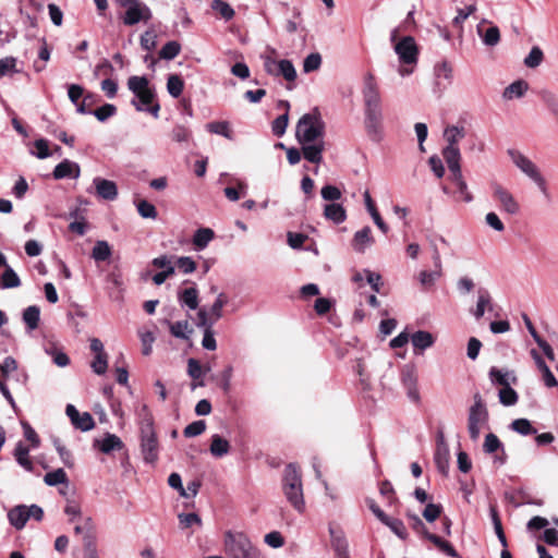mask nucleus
<instances>
[{"label": "nucleus", "mask_w": 558, "mask_h": 558, "mask_svg": "<svg viewBox=\"0 0 558 558\" xmlns=\"http://www.w3.org/2000/svg\"><path fill=\"white\" fill-rule=\"evenodd\" d=\"M181 51V45L171 40L168 41L159 51V57L163 60H173Z\"/></svg>", "instance_id": "48"}, {"label": "nucleus", "mask_w": 558, "mask_h": 558, "mask_svg": "<svg viewBox=\"0 0 558 558\" xmlns=\"http://www.w3.org/2000/svg\"><path fill=\"white\" fill-rule=\"evenodd\" d=\"M208 132L221 135L228 140H232V131L230 124L227 121H215L206 125Z\"/></svg>", "instance_id": "39"}, {"label": "nucleus", "mask_w": 558, "mask_h": 558, "mask_svg": "<svg viewBox=\"0 0 558 558\" xmlns=\"http://www.w3.org/2000/svg\"><path fill=\"white\" fill-rule=\"evenodd\" d=\"M483 448L486 453H493L502 448V444L495 434L490 433L486 435Z\"/></svg>", "instance_id": "61"}, {"label": "nucleus", "mask_w": 558, "mask_h": 558, "mask_svg": "<svg viewBox=\"0 0 558 558\" xmlns=\"http://www.w3.org/2000/svg\"><path fill=\"white\" fill-rule=\"evenodd\" d=\"M473 404L469 409L468 430L471 439L477 440L482 427L488 422L489 414L486 404L478 392L473 396Z\"/></svg>", "instance_id": "7"}, {"label": "nucleus", "mask_w": 558, "mask_h": 558, "mask_svg": "<svg viewBox=\"0 0 558 558\" xmlns=\"http://www.w3.org/2000/svg\"><path fill=\"white\" fill-rule=\"evenodd\" d=\"M324 217L333 223L339 225L347 219V211L341 204L330 203L324 207Z\"/></svg>", "instance_id": "26"}, {"label": "nucleus", "mask_w": 558, "mask_h": 558, "mask_svg": "<svg viewBox=\"0 0 558 558\" xmlns=\"http://www.w3.org/2000/svg\"><path fill=\"white\" fill-rule=\"evenodd\" d=\"M136 208H137V211L140 214L141 217L143 218H146V219H156L157 218V209L156 207L145 201V199H141L136 203Z\"/></svg>", "instance_id": "52"}, {"label": "nucleus", "mask_w": 558, "mask_h": 558, "mask_svg": "<svg viewBox=\"0 0 558 558\" xmlns=\"http://www.w3.org/2000/svg\"><path fill=\"white\" fill-rule=\"evenodd\" d=\"M488 375L492 384L499 385L501 388L509 387L511 384L517 383V376L512 371H502L493 366Z\"/></svg>", "instance_id": "22"}, {"label": "nucleus", "mask_w": 558, "mask_h": 558, "mask_svg": "<svg viewBox=\"0 0 558 558\" xmlns=\"http://www.w3.org/2000/svg\"><path fill=\"white\" fill-rule=\"evenodd\" d=\"M136 415L138 418L141 432H146V429L154 430V418L147 404H140L136 410Z\"/></svg>", "instance_id": "32"}, {"label": "nucleus", "mask_w": 558, "mask_h": 558, "mask_svg": "<svg viewBox=\"0 0 558 558\" xmlns=\"http://www.w3.org/2000/svg\"><path fill=\"white\" fill-rule=\"evenodd\" d=\"M141 450L146 463H155L159 454V444L154 430L141 432Z\"/></svg>", "instance_id": "10"}, {"label": "nucleus", "mask_w": 558, "mask_h": 558, "mask_svg": "<svg viewBox=\"0 0 558 558\" xmlns=\"http://www.w3.org/2000/svg\"><path fill=\"white\" fill-rule=\"evenodd\" d=\"M401 383L407 389L408 397L413 402L420 401V392L417 389V377L413 365H404L400 374Z\"/></svg>", "instance_id": "14"}, {"label": "nucleus", "mask_w": 558, "mask_h": 558, "mask_svg": "<svg viewBox=\"0 0 558 558\" xmlns=\"http://www.w3.org/2000/svg\"><path fill=\"white\" fill-rule=\"evenodd\" d=\"M322 197L325 201L336 202L342 196L341 191L335 185H325L320 191Z\"/></svg>", "instance_id": "64"}, {"label": "nucleus", "mask_w": 558, "mask_h": 558, "mask_svg": "<svg viewBox=\"0 0 558 558\" xmlns=\"http://www.w3.org/2000/svg\"><path fill=\"white\" fill-rule=\"evenodd\" d=\"M529 85L526 82L519 80L513 83H511L506 89L504 90L502 97L505 99H513V98H520L522 97L525 92L527 90Z\"/></svg>", "instance_id": "35"}, {"label": "nucleus", "mask_w": 558, "mask_h": 558, "mask_svg": "<svg viewBox=\"0 0 558 558\" xmlns=\"http://www.w3.org/2000/svg\"><path fill=\"white\" fill-rule=\"evenodd\" d=\"M112 250L107 241L99 240L92 250V258L95 262H105L110 258Z\"/></svg>", "instance_id": "34"}, {"label": "nucleus", "mask_w": 558, "mask_h": 558, "mask_svg": "<svg viewBox=\"0 0 558 558\" xmlns=\"http://www.w3.org/2000/svg\"><path fill=\"white\" fill-rule=\"evenodd\" d=\"M205 429H206L205 421L199 420V421H195V422L189 424L184 428L183 434L185 437L191 438V437H196V436L203 434L205 432Z\"/></svg>", "instance_id": "58"}, {"label": "nucleus", "mask_w": 558, "mask_h": 558, "mask_svg": "<svg viewBox=\"0 0 558 558\" xmlns=\"http://www.w3.org/2000/svg\"><path fill=\"white\" fill-rule=\"evenodd\" d=\"M170 332L175 338L187 339L189 333L191 332V330H189V323L186 320H181L171 324Z\"/></svg>", "instance_id": "56"}, {"label": "nucleus", "mask_w": 558, "mask_h": 558, "mask_svg": "<svg viewBox=\"0 0 558 558\" xmlns=\"http://www.w3.org/2000/svg\"><path fill=\"white\" fill-rule=\"evenodd\" d=\"M433 263H434V269L433 270H422L418 274V280L420 283L424 288H429L435 284V282L442 277V263L440 258L439 251L435 247L433 251Z\"/></svg>", "instance_id": "13"}, {"label": "nucleus", "mask_w": 558, "mask_h": 558, "mask_svg": "<svg viewBox=\"0 0 558 558\" xmlns=\"http://www.w3.org/2000/svg\"><path fill=\"white\" fill-rule=\"evenodd\" d=\"M21 286V280L17 274L10 266L5 267L1 276V287L3 289H12Z\"/></svg>", "instance_id": "41"}, {"label": "nucleus", "mask_w": 558, "mask_h": 558, "mask_svg": "<svg viewBox=\"0 0 558 558\" xmlns=\"http://www.w3.org/2000/svg\"><path fill=\"white\" fill-rule=\"evenodd\" d=\"M44 482L48 486H56L59 484L68 483V476L63 469H57L54 471L46 473Z\"/></svg>", "instance_id": "46"}, {"label": "nucleus", "mask_w": 558, "mask_h": 558, "mask_svg": "<svg viewBox=\"0 0 558 558\" xmlns=\"http://www.w3.org/2000/svg\"><path fill=\"white\" fill-rule=\"evenodd\" d=\"M117 108L114 105L106 104L92 112L98 121L104 122L110 117L114 116Z\"/></svg>", "instance_id": "59"}, {"label": "nucleus", "mask_w": 558, "mask_h": 558, "mask_svg": "<svg viewBox=\"0 0 558 558\" xmlns=\"http://www.w3.org/2000/svg\"><path fill=\"white\" fill-rule=\"evenodd\" d=\"M543 58H544V53H543L542 49L539 47L535 46L531 49L529 54L525 57L524 65L530 69L537 68L542 63Z\"/></svg>", "instance_id": "53"}, {"label": "nucleus", "mask_w": 558, "mask_h": 558, "mask_svg": "<svg viewBox=\"0 0 558 558\" xmlns=\"http://www.w3.org/2000/svg\"><path fill=\"white\" fill-rule=\"evenodd\" d=\"M278 65L279 68L276 76L282 75L289 82L296 78V71L291 61L280 60Z\"/></svg>", "instance_id": "50"}, {"label": "nucleus", "mask_w": 558, "mask_h": 558, "mask_svg": "<svg viewBox=\"0 0 558 558\" xmlns=\"http://www.w3.org/2000/svg\"><path fill=\"white\" fill-rule=\"evenodd\" d=\"M211 9L226 22L231 21L234 15V9L223 0H213Z\"/></svg>", "instance_id": "38"}, {"label": "nucleus", "mask_w": 558, "mask_h": 558, "mask_svg": "<svg viewBox=\"0 0 558 558\" xmlns=\"http://www.w3.org/2000/svg\"><path fill=\"white\" fill-rule=\"evenodd\" d=\"M492 197L501 213L515 216L520 213V204L513 194L500 183L494 182L490 185Z\"/></svg>", "instance_id": "8"}, {"label": "nucleus", "mask_w": 558, "mask_h": 558, "mask_svg": "<svg viewBox=\"0 0 558 558\" xmlns=\"http://www.w3.org/2000/svg\"><path fill=\"white\" fill-rule=\"evenodd\" d=\"M465 136V130L463 126L450 125L444 131V137L447 142V146L458 147V143Z\"/></svg>", "instance_id": "36"}, {"label": "nucleus", "mask_w": 558, "mask_h": 558, "mask_svg": "<svg viewBox=\"0 0 558 558\" xmlns=\"http://www.w3.org/2000/svg\"><path fill=\"white\" fill-rule=\"evenodd\" d=\"M177 267L183 274H192L196 270V263L190 256H181L177 258Z\"/></svg>", "instance_id": "63"}, {"label": "nucleus", "mask_w": 558, "mask_h": 558, "mask_svg": "<svg viewBox=\"0 0 558 558\" xmlns=\"http://www.w3.org/2000/svg\"><path fill=\"white\" fill-rule=\"evenodd\" d=\"M90 366L97 375L105 374L108 368L107 353L95 355L94 361L92 362Z\"/></svg>", "instance_id": "62"}, {"label": "nucleus", "mask_w": 558, "mask_h": 558, "mask_svg": "<svg viewBox=\"0 0 558 558\" xmlns=\"http://www.w3.org/2000/svg\"><path fill=\"white\" fill-rule=\"evenodd\" d=\"M129 89L138 98V101L133 100L137 111H148L155 118L158 117L160 106L156 102L153 105L155 98V90L150 87L149 81L145 76H130L128 80Z\"/></svg>", "instance_id": "5"}, {"label": "nucleus", "mask_w": 558, "mask_h": 558, "mask_svg": "<svg viewBox=\"0 0 558 558\" xmlns=\"http://www.w3.org/2000/svg\"><path fill=\"white\" fill-rule=\"evenodd\" d=\"M482 39L486 46H496L500 40L499 28L497 26H490L486 29L485 34L482 36Z\"/></svg>", "instance_id": "60"}, {"label": "nucleus", "mask_w": 558, "mask_h": 558, "mask_svg": "<svg viewBox=\"0 0 558 558\" xmlns=\"http://www.w3.org/2000/svg\"><path fill=\"white\" fill-rule=\"evenodd\" d=\"M183 88H184V82L179 75H177V74L169 75L168 81H167V90L172 97H174V98L180 97L183 92Z\"/></svg>", "instance_id": "44"}, {"label": "nucleus", "mask_w": 558, "mask_h": 558, "mask_svg": "<svg viewBox=\"0 0 558 558\" xmlns=\"http://www.w3.org/2000/svg\"><path fill=\"white\" fill-rule=\"evenodd\" d=\"M442 156H444V159L448 166V169H449L451 175L461 172V167H460L461 154H460L459 147L446 146L442 149Z\"/></svg>", "instance_id": "24"}, {"label": "nucleus", "mask_w": 558, "mask_h": 558, "mask_svg": "<svg viewBox=\"0 0 558 558\" xmlns=\"http://www.w3.org/2000/svg\"><path fill=\"white\" fill-rule=\"evenodd\" d=\"M383 523L387 525L399 538L405 539L408 537L407 527L401 520L388 517V520H384Z\"/></svg>", "instance_id": "47"}, {"label": "nucleus", "mask_w": 558, "mask_h": 558, "mask_svg": "<svg viewBox=\"0 0 558 558\" xmlns=\"http://www.w3.org/2000/svg\"><path fill=\"white\" fill-rule=\"evenodd\" d=\"M493 310L492 296L488 290L480 288L477 290V302L476 307L471 313L476 320L481 319L486 311Z\"/></svg>", "instance_id": "23"}, {"label": "nucleus", "mask_w": 558, "mask_h": 558, "mask_svg": "<svg viewBox=\"0 0 558 558\" xmlns=\"http://www.w3.org/2000/svg\"><path fill=\"white\" fill-rule=\"evenodd\" d=\"M325 122L317 108L303 114L295 126V138L301 146L304 159L319 165L325 150Z\"/></svg>", "instance_id": "1"}, {"label": "nucleus", "mask_w": 558, "mask_h": 558, "mask_svg": "<svg viewBox=\"0 0 558 558\" xmlns=\"http://www.w3.org/2000/svg\"><path fill=\"white\" fill-rule=\"evenodd\" d=\"M228 303V296L223 292L218 293L214 304L210 307V311L208 313V317L210 320H213V324H215L217 320H219L222 317V308Z\"/></svg>", "instance_id": "37"}, {"label": "nucleus", "mask_w": 558, "mask_h": 558, "mask_svg": "<svg viewBox=\"0 0 558 558\" xmlns=\"http://www.w3.org/2000/svg\"><path fill=\"white\" fill-rule=\"evenodd\" d=\"M80 174V165L69 159H64L60 163H58L52 172V175L56 180H62L65 178L77 179Z\"/></svg>", "instance_id": "18"}, {"label": "nucleus", "mask_w": 558, "mask_h": 558, "mask_svg": "<svg viewBox=\"0 0 558 558\" xmlns=\"http://www.w3.org/2000/svg\"><path fill=\"white\" fill-rule=\"evenodd\" d=\"M508 155L515 167L524 173L531 181L535 183L541 194L546 198L550 199V192L548 184L539 168L525 155L515 149H509Z\"/></svg>", "instance_id": "6"}, {"label": "nucleus", "mask_w": 558, "mask_h": 558, "mask_svg": "<svg viewBox=\"0 0 558 558\" xmlns=\"http://www.w3.org/2000/svg\"><path fill=\"white\" fill-rule=\"evenodd\" d=\"M426 538L429 542H432L439 550L445 553L447 556L452 557V558L459 557V555H458L457 550L453 548V546L449 542L442 539L441 537H439L433 533L426 532Z\"/></svg>", "instance_id": "33"}, {"label": "nucleus", "mask_w": 558, "mask_h": 558, "mask_svg": "<svg viewBox=\"0 0 558 558\" xmlns=\"http://www.w3.org/2000/svg\"><path fill=\"white\" fill-rule=\"evenodd\" d=\"M74 532L77 535H83L84 544L89 539H93L94 523L92 518H85L82 524H77L74 527Z\"/></svg>", "instance_id": "49"}, {"label": "nucleus", "mask_w": 558, "mask_h": 558, "mask_svg": "<svg viewBox=\"0 0 558 558\" xmlns=\"http://www.w3.org/2000/svg\"><path fill=\"white\" fill-rule=\"evenodd\" d=\"M215 232L210 228H199L195 231L192 242L196 251H202L213 241Z\"/></svg>", "instance_id": "27"}, {"label": "nucleus", "mask_w": 558, "mask_h": 558, "mask_svg": "<svg viewBox=\"0 0 558 558\" xmlns=\"http://www.w3.org/2000/svg\"><path fill=\"white\" fill-rule=\"evenodd\" d=\"M289 122V116L288 112H284L283 114L277 117L271 124V131L274 135L281 137L287 130Z\"/></svg>", "instance_id": "55"}, {"label": "nucleus", "mask_w": 558, "mask_h": 558, "mask_svg": "<svg viewBox=\"0 0 558 558\" xmlns=\"http://www.w3.org/2000/svg\"><path fill=\"white\" fill-rule=\"evenodd\" d=\"M43 517L44 511L37 505H19L8 512L9 522L16 530H22L25 526L28 519L34 518L36 521H40Z\"/></svg>", "instance_id": "9"}, {"label": "nucleus", "mask_w": 558, "mask_h": 558, "mask_svg": "<svg viewBox=\"0 0 558 558\" xmlns=\"http://www.w3.org/2000/svg\"><path fill=\"white\" fill-rule=\"evenodd\" d=\"M153 14L150 9L142 1H137L125 9L122 21L128 26H133L140 22H148Z\"/></svg>", "instance_id": "11"}, {"label": "nucleus", "mask_w": 558, "mask_h": 558, "mask_svg": "<svg viewBox=\"0 0 558 558\" xmlns=\"http://www.w3.org/2000/svg\"><path fill=\"white\" fill-rule=\"evenodd\" d=\"M93 184L99 198L114 201L118 197V186L113 181L96 177Z\"/></svg>", "instance_id": "17"}, {"label": "nucleus", "mask_w": 558, "mask_h": 558, "mask_svg": "<svg viewBox=\"0 0 558 558\" xmlns=\"http://www.w3.org/2000/svg\"><path fill=\"white\" fill-rule=\"evenodd\" d=\"M434 461L438 471L446 475L449 468V449L442 440L437 445Z\"/></svg>", "instance_id": "25"}, {"label": "nucleus", "mask_w": 558, "mask_h": 558, "mask_svg": "<svg viewBox=\"0 0 558 558\" xmlns=\"http://www.w3.org/2000/svg\"><path fill=\"white\" fill-rule=\"evenodd\" d=\"M93 446L102 453L109 454L123 448L122 440L114 434L107 433L102 439H95Z\"/></svg>", "instance_id": "21"}, {"label": "nucleus", "mask_w": 558, "mask_h": 558, "mask_svg": "<svg viewBox=\"0 0 558 558\" xmlns=\"http://www.w3.org/2000/svg\"><path fill=\"white\" fill-rule=\"evenodd\" d=\"M238 190L232 186H227L223 192L226 197L231 202H236L240 199L241 195H245L247 191V184L244 181L236 182Z\"/></svg>", "instance_id": "51"}, {"label": "nucleus", "mask_w": 558, "mask_h": 558, "mask_svg": "<svg viewBox=\"0 0 558 558\" xmlns=\"http://www.w3.org/2000/svg\"><path fill=\"white\" fill-rule=\"evenodd\" d=\"M23 322L29 331L38 328L40 320V308L37 305H31L23 311Z\"/></svg>", "instance_id": "28"}, {"label": "nucleus", "mask_w": 558, "mask_h": 558, "mask_svg": "<svg viewBox=\"0 0 558 558\" xmlns=\"http://www.w3.org/2000/svg\"><path fill=\"white\" fill-rule=\"evenodd\" d=\"M499 401L506 407L514 405L518 402V393L509 387L501 388L498 392Z\"/></svg>", "instance_id": "54"}, {"label": "nucleus", "mask_w": 558, "mask_h": 558, "mask_svg": "<svg viewBox=\"0 0 558 558\" xmlns=\"http://www.w3.org/2000/svg\"><path fill=\"white\" fill-rule=\"evenodd\" d=\"M29 448L22 441H19L14 449V457L16 462L24 468L26 471L33 470V462L29 459Z\"/></svg>", "instance_id": "31"}, {"label": "nucleus", "mask_w": 558, "mask_h": 558, "mask_svg": "<svg viewBox=\"0 0 558 558\" xmlns=\"http://www.w3.org/2000/svg\"><path fill=\"white\" fill-rule=\"evenodd\" d=\"M65 413L73 426L82 432H88L95 427V421L90 413H80L73 404L66 405Z\"/></svg>", "instance_id": "16"}, {"label": "nucleus", "mask_w": 558, "mask_h": 558, "mask_svg": "<svg viewBox=\"0 0 558 558\" xmlns=\"http://www.w3.org/2000/svg\"><path fill=\"white\" fill-rule=\"evenodd\" d=\"M277 51L274 48H268L266 53L263 54L265 71L270 75H277L279 61L276 60Z\"/></svg>", "instance_id": "42"}, {"label": "nucleus", "mask_w": 558, "mask_h": 558, "mask_svg": "<svg viewBox=\"0 0 558 558\" xmlns=\"http://www.w3.org/2000/svg\"><path fill=\"white\" fill-rule=\"evenodd\" d=\"M411 342L415 354H422L435 343V337L425 330H417L411 335Z\"/></svg>", "instance_id": "20"}, {"label": "nucleus", "mask_w": 558, "mask_h": 558, "mask_svg": "<svg viewBox=\"0 0 558 558\" xmlns=\"http://www.w3.org/2000/svg\"><path fill=\"white\" fill-rule=\"evenodd\" d=\"M331 533V546L336 551L337 557L344 558L348 554V543L342 534H336L332 530Z\"/></svg>", "instance_id": "40"}, {"label": "nucleus", "mask_w": 558, "mask_h": 558, "mask_svg": "<svg viewBox=\"0 0 558 558\" xmlns=\"http://www.w3.org/2000/svg\"><path fill=\"white\" fill-rule=\"evenodd\" d=\"M178 299L182 306H186L190 310H196L198 307V291L195 287L182 290Z\"/></svg>", "instance_id": "29"}, {"label": "nucleus", "mask_w": 558, "mask_h": 558, "mask_svg": "<svg viewBox=\"0 0 558 558\" xmlns=\"http://www.w3.org/2000/svg\"><path fill=\"white\" fill-rule=\"evenodd\" d=\"M375 243V239L372 235L369 227H364L356 231L353 235L351 246L357 253H364L368 247Z\"/></svg>", "instance_id": "19"}, {"label": "nucleus", "mask_w": 558, "mask_h": 558, "mask_svg": "<svg viewBox=\"0 0 558 558\" xmlns=\"http://www.w3.org/2000/svg\"><path fill=\"white\" fill-rule=\"evenodd\" d=\"M213 325V320L208 317V312L205 308H201L197 312V326L205 329L202 345L210 351L217 348V342L211 331Z\"/></svg>", "instance_id": "15"}, {"label": "nucleus", "mask_w": 558, "mask_h": 558, "mask_svg": "<svg viewBox=\"0 0 558 558\" xmlns=\"http://www.w3.org/2000/svg\"><path fill=\"white\" fill-rule=\"evenodd\" d=\"M282 490L289 504L299 512L305 510L301 473L295 464H288L282 478Z\"/></svg>", "instance_id": "4"}, {"label": "nucleus", "mask_w": 558, "mask_h": 558, "mask_svg": "<svg viewBox=\"0 0 558 558\" xmlns=\"http://www.w3.org/2000/svg\"><path fill=\"white\" fill-rule=\"evenodd\" d=\"M210 453L216 458H221L229 453L230 444L227 439L222 438L220 435L215 434L211 436L210 444Z\"/></svg>", "instance_id": "30"}, {"label": "nucleus", "mask_w": 558, "mask_h": 558, "mask_svg": "<svg viewBox=\"0 0 558 558\" xmlns=\"http://www.w3.org/2000/svg\"><path fill=\"white\" fill-rule=\"evenodd\" d=\"M363 100L365 105V128L368 134L378 137L381 132V98L375 76L367 73L364 78Z\"/></svg>", "instance_id": "2"}, {"label": "nucleus", "mask_w": 558, "mask_h": 558, "mask_svg": "<svg viewBox=\"0 0 558 558\" xmlns=\"http://www.w3.org/2000/svg\"><path fill=\"white\" fill-rule=\"evenodd\" d=\"M223 551L227 558H265L251 538L240 531H227L223 534Z\"/></svg>", "instance_id": "3"}, {"label": "nucleus", "mask_w": 558, "mask_h": 558, "mask_svg": "<svg viewBox=\"0 0 558 558\" xmlns=\"http://www.w3.org/2000/svg\"><path fill=\"white\" fill-rule=\"evenodd\" d=\"M322 64V57L319 53L314 52L308 54L303 61V71L310 73L319 69Z\"/></svg>", "instance_id": "57"}, {"label": "nucleus", "mask_w": 558, "mask_h": 558, "mask_svg": "<svg viewBox=\"0 0 558 558\" xmlns=\"http://www.w3.org/2000/svg\"><path fill=\"white\" fill-rule=\"evenodd\" d=\"M510 427L512 430L523 436L537 433V430L532 426L531 422L526 418H517L512 421Z\"/></svg>", "instance_id": "45"}, {"label": "nucleus", "mask_w": 558, "mask_h": 558, "mask_svg": "<svg viewBox=\"0 0 558 558\" xmlns=\"http://www.w3.org/2000/svg\"><path fill=\"white\" fill-rule=\"evenodd\" d=\"M395 51L399 60L404 64H415L417 62V47L411 36L402 38L396 46Z\"/></svg>", "instance_id": "12"}, {"label": "nucleus", "mask_w": 558, "mask_h": 558, "mask_svg": "<svg viewBox=\"0 0 558 558\" xmlns=\"http://www.w3.org/2000/svg\"><path fill=\"white\" fill-rule=\"evenodd\" d=\"M450 179L457 185L458 192L465 203L473 201V195L469 192L466 182L463 179L462 172L450 175Z\"/></svg>", "instance_id": "43"}]
</instances>
